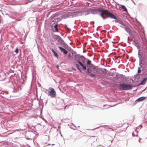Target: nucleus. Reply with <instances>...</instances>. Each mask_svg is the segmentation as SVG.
<instances>
[{
	"label": "nucleus",
	"instance_id": "nucleus-21",
	"mask_svg": "<svg viewBox=\"0 0 147 147\" xmlns=\"http://www.w3.org/2000/svg\"><path fill=\"white\" fill-rule=\"evenodd\" d=\"M141 70L140 69V68L138 67V73H140L141 72Z\"/></svg>",
	"mask_w": 147,
	"mask_h": 147
},
{
	"label": "nucleus",
	"instance_id": "nucleus-8",
	"mask_svg": "<svg viewBox=\"0 0 147 147\" xmlns=\"http://www.w3.org/2000/svg\"><path fill=\"white\" fill-rule=\"evenodd\" d=\"M77 62H78V63H79L80 65L81 66V67H82V69L84 70H85L86 69V67L80 61H77Z\"/></svg>",
	"mask_w": 147,
	"mask_h": 147
},
{
	"label": "nucleus",
	"instance_id": "nucleus-24",
	"mask_svg": "<svg viewBox=\"0 0 147 147\" xmlns=\"http://www.w3.org/2000/svg\"><path fill=\"white\" fill-rule=\"evenodd\" d=\"M142 61L141 62H140V66H141V64L142 63Z\"/></svg>",
	"mask_w": 147,
	"mask_h": 147
},
{
	"label": "nucleus",
	"instance_id": "nucleus-7",
	"mask_svg": "<svg viewBox=\"0 0 147 147\" xmlns=\"http://www.w3.org/2000/svg\"><path fill=\"white\" fill-rule=\"evenodd\" d=\"M147 78H146L143 79L140 85H144L146 82Z\"/></svg>",
	"mask_w": 147,
	"mask_h": 147
},
{
	"label": "nucleus",
	"instance_id": "nucleus-11",
	"mask_svg": "<svg viewBox=\"0 0 147 147\" xmlns=\"http://www.w3.org/2000/svg\"><path fill=\"white\" fill-rule=\"evenodd\" d=\"M115 22H117V23L118 22L119 24H120L122 25H123V26L125 25L123 23V22L121 20H116L115 21Z\"/></svg>",
	"mask_w": 147,
	"mask_h": 147
},
{
	"label": "nucleus",
	"instance_id": "nucleus-5",
	"mask_svg": "<svg viewBox=\"0 0 147 147\" xmlns=\"http://www.w3.org/2000/svg\"><path fill=\"white\" fill-rule=\"evenodd\" d=\"M58 40H57V42H56V44L57 45H60L61 44H62L63 42V40L60 37Z\"/></svg>",
	"mask_w": 147,
	"mask_h": 147
},
{
	"label": "nucleus",
	"instance_id": "nucleus-17",
	"mask_svg": "<svg viewBox=\"0 0 147 147\" xmlns=\"http://www.w3.org/2000/svg\"><path fill=\"white\" fill-rule=\"evenodd\" d=\"M87 64L89 65H91V61L89 60H88L87 61Z\"/></svg>",
	"mask_w": 147,
	"mask_h": 147
},
{
	"label": "nucleus",
	"instance_id": "nucleus-16",
	"mask_svg": "<svg viewBox=\"0 0 147 147\" xmlns=\"http://www.w3.org/2000/svg\"><path fill=\"white\" fill-rule=\"evenodd\" d=\"M141 51L140 50H139L138 53V55L139 57H140L141 56V55L142 54V53L141 52Z\"/></svg>",
	"mask_w": 147,
	"mask_h": 147
},
{
	"label": "nucleus",
	"instance_id": "nucleus-2",
	"mask_svg": "<svg viewBox=\"0 0 147 147\" xmlns=\"http://www.w3.org/2000/svg\"><path fill=\"white\" fill-rule=\"evenodd\" d=\"M120 89L122 90H128L132 89V86L130 84H122L120 85Z\"/></svg>",
	"mask_w": 147,
	"mask_h": 147
},
{
	"label": "nucleus",
	"instance_id": "nucleus-20",
	"mask_svg": "<svg viewBox=\"0 0 147 147\" xmlns=\"http://www.w3.org/2000/svg\"><path fill=\"white\" fill-rule=\"evenodd\" d=\"M87 74L89 75V73H88V72H90L91 70H90V69H88L87 70Z\"/></svg>",
	"mask_w": 147,
	"mask_h": 147
},
{
	"label": "nucleus",
	"instance_id": "nucleus-18",
	"mask_svg": "<svg viewBox=\"0 0 147 147\" xmlns=\"http://www.w3.org/2000/svg\"><path fill=\"white\" fill-rule=\"evenodd\" d=\"M107 130L109 131H114V130L112 128L109 127L107 128Z\"/></svg>",
	"mask_w": 147,
	"mask_h": 147
},
{
	"label": "nucleus",
	"instance_id": "nucleus-26",
	"mask_svg": "<svg viewBox=\"0 0 147 147\" xmlns=\"http://www.w3.org/2000/svg\"><path fill=\"white\" fill-rule=\"evenodd\" d=\"M65 27L66 28H67V25H66V26H65Z\"/></svg>",
	"mask_w": 147,
	"mask_h": 147
},
{
	"label": "nucleus",
	"instance_id": "nucleus-6",
	"mask_svg": "<svg viewBox=\"0 0 147 147\" xmlns=\"http://www.w3.org/2000/svg\"><path fill=\"white\" fill-rule=\"evenodd\" d=\"M59 48L60 49L61 51L63 52L64 54H66L67 53L68 51L63 48L60 47H59Z\"/></svg>",
	"mask_w": 147,
	"mask_h": 147
},
{
	"label": "nucleus",
	"instance_id": "nucleus-15",
	"mask_svg": "<svg viewBox=\"0 0 147 147\" xmlns=\"http://www.w3.org/2000/svg\"><path fill=\"white\" fill-rule=\"evenodd\" d=\"M57 26H58V25L57 24H55L54 26V27L55 28V30H56V32H57L58 31V29L57 28Z\"/></svg>",
	"mask_w": 147,
	"mask_h": 147
},
{
	"label": "nucleus",
	"instance_id": "nucleus-22",
	"mask_svg": "<svg viewBox=\"0 0 147 147\" xmlns=\"http://www.w3.org/2000/svg\"><path fill=\"white\" fill-rule=\"evenodd\" d=\"M54 55L56 57H57V56H58L57 53L55 52H54Z\"/></svg>",
	"mask_w": 147,
	"mask_h": 147
},
{
	"label": "nucleus",
	"instance_id": "nucleus-27",
	"mask_svg": "<svg viewBox=\"0 0 147 147\" xmlns=\"http://www.w3.org/2000/svg\"><path fill=\"white\" fill-rule=\"evenodd\" d=\"M140 139H139V141L140 142Z\"/></svg>",
	"mask_w": 147,
	"mask_h": 147
},
{
	"label": "nucleus",
	"instance_id": "nucleus-13",
	"mask_svg": "<svg viewBox=\"0 0 147 147\" xmlns=\"http://www.w3.org/2000/svg\"><path fill=\"white\" fill-rule=\"evenodd\" d=\"M88 73H89V75L91 77H95L96 75L95 74H91L90 73V72H88Z\"/></svg>",
	"mask_w": 147,
	"mask_h": 147
},
{
	"label": "nucleus",
	"instance_id": "nucleus-12",
	"mask_svg": "<svg viewBox=\"0 0 147 147\" xmlns=\"http://www.w3.org/2000/svg\"><path fill=\"white\" fill-rule=\"evenodd\" d=\"M120 5L121 6V8L123 9L124 11L126 12H127V9L125 6L123 5Z\"/></svg>",
	"mask_w": 147,
	"mask_h": 147
},
{
	"label": "nucleus",
	"instance_id": "nucleus-4",
	"mask_svg": "<svg viewBox=\"0 0 147 147\" xmlns=\"http://www.w3.org/2000/svg\"><path fill=\"white\" fill-rule=\"evenodd\" d=\"M142 50L143 52L145 53L146 55V56L145 57L146 58L144 59L143 61L144 62V64L147 68V47L146 46H145L142 49Z\"/></svg>",
	"mask_w": 147,
	"mask_h": 147
},
{
	"label": "nucleus",
	"instance_id": "nucleus-1",
	"mask_svg": "<svg viewBox=\"0 0 147 147\" xmlns=\"http://www.w3.org/2000/svg\"><path fill=\"white\" fill-rule=\"evenodd\" d=\"M93 11L100 12V15L103 19H105V17L103 16L104 15L106 16L107 18H110L112 19H116V18L114 15L109 12L107 10L102 9L100 8H97L93 9Z\"/></svg>",
	"mask_w": 147,
	"mask_h": 147
},
{
	"label": "nucleus",
	"instance_id": "nucleus-25",
	"mask_svg": "<svg viewBox=\"0 0 147 147\" xmlns=\"http://www.w3.org/2000/svg\"><path fill=\"white\" fill-rule=\"evenodd\" d=\"M67 28V29L68 30H69V28H68V27Z\"/></svg>",
	"mask_w": 147,
	"mask_h": 147
},
{
	"label": "nucleus",
	"instance_id": "nucleus-19",
	"mask_svg": "<svg viewBox=\"0 0 147 147\" xmlns=\"http://www.w3.org/2000/svg\"><path fill=\"white\" fill-rule=\"evenodd\" d=\"M15 51L16 53H18V48H16V49L15 50Z\"/></svg>",
	"mask_w": 147,
	"mask_h": 147
},
{
	"label": "nucleus",
	"instance_id": "nucleus-10",
	"mask_svg": "<svg viewBox=\"0 0 147 147\" xmlns=\"http://www.w3.org/2000/svg\"><path fill=\"white\" fill-rule=\"evenodd\" d=\"M60 37V36L57 35H55L53 36V38L55 41H56Z\"/></svg>",
	"mask_w": 147,
	"mask_h": 147
},
{
	"label": "nucleus",
	"instance_id": "nucleus-3",
	"mask_svg": "<svg viewBox=\"0 0 147 147\" xmlns=\"http://www.w3.org/2000/svg\"><path fill=\"white\" fill-rule=\"evenodd\" d=\"M48 94L52 98L55 97L56 96V92L52 88L50 87L49 88Z\"/></svg>",
	"mask_w": 147,
	"mask_h": 147
},
{
	"label": "nucleus",
	"instance_id": "nucleus-23",
	"mask_svg": "<svg viewBox=\"0 0 147 147\" xmlns=\"http://www.w3.org/2000/svg\"><path fill=\"white\" fill-rule=\"evenodd\" d=\"M52 51L54 53V52H55V51L53 50V49H52Z\"/></svg>",
	"mask_w": 147,
	"mask_h": 147
},
{
	"label": "nucleus",
	"instance_id": "nucleus-9",
	"mask_svg": "<svg viewBox=\"0 0 147 147\" xmlns=\"http://www.w3.org/2000/svg\"><path fill=\"white\" fill-rule=\"evenodd\" d=\"M146 97L144 96H142L138 98L137 100L138 101H143L146 99Z\"/></svg>",
	"mask_w": 147,
	"mask_h": 147
},
{
	"label": "nucleus",
	"instance_id": "nucleus-14",
	"mask_svg": "<svg viewBox=\"0 0 147 147\" xmlns=\"http://www.w3.org/2000/svg\"><path fill=\"white\" fill-rule=\"evenodd\" d=\"M76 65L77 67V69L79 71H81V68L80 67L79 65L78 64H76Z\"/></svg>",
	"mask_w": 147,
	"mask_h": 147
}]
</instances>
